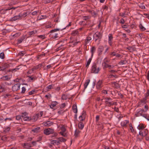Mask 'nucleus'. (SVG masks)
Segmentation results:
<instances>
[{"mask_svg":"<svg viewBox=\"0 0 149 149\" xmlns=\"http://www.w3.org/2000/svg\"><path fill=\"white\" fill-rule=\"evenodd\" d=\"M60 29H54L51 30L49 33H48V34L49 35V36L51 38H53V39H55L58 37V33H55L57 31H59Z\"/></svg>","mask_w":149,"mask_h":149,"instance_id":"1","label":"nucleus"},{"mask_svg":"<svg viewBox=\"0 0 149 149\" xmlns=\"http://www.w3.org/2000/svg\"><path fill=\"white\" fill-rule=\"evenodd\" d=\"M100 70L99 67L97 66L95 63H93L91 68V72L92 73L97 74Z\"/></svg>","mask_w":149,"mask_h":149,"instance_id":"2","label":"nucleus"},{"mask_svg":"<svg viewBox=\"0 0 149 149\" xmlns=\"http://www.w3.org/2000/svg\"><path fill=\"white\" fill-rule=\"evenodd\" d=\"M93 39L96 42L98 40L99 41L101 40L102 37V34L100 32H97L93 36Z\"/></svg>","mask_w":149,"mask_h":149,"instance_id":"3","label":"nucleus"},{"mask_svg":"<svg viewBox=\"0 0 149 149\" xmlns=\"http://www.w3.org/2000/svg\"><path fill=\"white\" fill-rule=\"evenodd\" d=\"M54 132V130L53 129L48 128L44 130V133L45 134L48 135L53 134Z\"/></svg>","mask_w":149,"mask_h":149,"instance_id":"4","label":"nucleus"},{"mask_svg":"<svg viewBox=\"0 0 149 149\" xmlns=\"http://www.w3.org/2000/svg\"><path fill=\"white\" fill-rule=\"evenodd\" d=\"M10 67L9 64L8 63L2 64L1 66H0V71H4L6 69Z\"/></svg>","mask_w":149,"mask_h":149,"instance_id":"5","label":"nucleus"},{"mask_svg":"<svg viewBox=\"0 0 149 149\" xmlns=\"http://www.w3.org/2000/svg\"><path fill=\"white\" fill-rule=\"evenodd\" d=\"M20 84L17 83L15 84L12 87V90L13 91H15L19 90L20 88Z\"/></svg>","mask_w":149,"mask_h":149,"instance_id":"6","label":"nucleus"},{"mask_svg":"<svg viewBox=\"0 0 149 149\" xmlns=\"http://www.w3.org/2000/svg\"><path fill=\"white\" fill-rule=\"evenodd\" d=\"M70 41L69 42V43L72 44L71 45L72 46H75L77 45L79 42H80L79 41L77 42L76 40L75 42L74 40H73L72 38H70Z\"/></svg>","mask_w":149,"mask_h":149,"instance_id":"7","label":"nucleus"},{"mask_svg":"<svg viewBox=\"0 0 149 149\" xmlns=\"http://www.w3.org/2000/svg\"><path fill=\"white\" fill-rule=\"evenodd\" d=\"M54 123L50 121H47L44 122L42 123V125L45 126H50L53 124Z\"/></svg>","mask_w":149,"mask_h":149,"instance_id":"8","label":"nucleus"},{"mask_svg":"<svg viewBox=\"0 0 149 149\" xmlns=\"http://www.w3.org/2000/svg\"><path fill=\"white\" fill-rule=\"evenodd\" d=\"M39 114H36L33 115L32 117H31V120L32 122H35L37 120L39 117Z\"/></svg>","mask_w":149,"mask_h":149,"instance_id":"9","label":"nucleus"},{"mask_svg":"<svg viewBox=\"0 0 149 149\" xmlns=\"http://www.w3.org/2000/svg\"><path fill=\"white\" fill-rule=\"evenodd\" d=\"M86 115V111H83L82 112V115L80 116L79 117L80 121H83L85 120Z\"/></svg>","mask_w":149,"mask_h":149,"instance_id":"10","label":"nucleus"},{"mask_svg":"<svg viewBox=\"0 0 149 149\" xmlns=\"http://www.w3.org/2000/svg\"><path fill=\"white\" fill-rule=\"evenodd\" d=\"M102 80H99L97 83L96 85V87L97 89H99L102 86Z\"/></svg>","mask_w":149,"mask_h":149,"instance_id":"11","label":"nucleus"},{"mask_svg":"<svg viewBox=\"0 0 149 149\" xmlns=\"http://www.w3.org/2000/svg\"><path fill=\"white\" fill-rule=\"evenodd\" d=\"M20 19L19 15H16L11 18L8 21L10 22H13Z\"/></svg>","mask_w":149,"mask_h":149,"instance_id":"12","label":"nucleus"},{"mask_svg":"<svg viewBox=\"0 0 149 149\" xmlns=\"http://www.w3.org/2000/svg\"><path fill=\"white\" fill-rule=\"evenodd\" d=\"M104 49V47L102 46H100L98 49V55L100 56L102 54V52Z\"/></svg>","mask_w":149,"mask_h":149,"instance_id":"13","label":"nucleus"},{"mask_svg":"<svg viewBox=\"0 0 149 149\" xmlns=\"http://www.w3.org/2000/svg\"><path fill=\"white\" fill-rule=\"evenodd\" d=\"M144 111V110L143 109H139L138 111L136 113V115L137 116H143V113Z\"/></svg>","mask_w":149,"mask_h":149,"instance_id":"14","label":"nucleus"},{"mask_svg":"<svg viewBox=\"0 0 149 149\" xmlns=\"http://www.w3.org/2000/svg\"><path fill=\"white\" fill-rule=\"evenodd\" d=\"M88 12L89 13L92 15V16L94 17H95L97 16L98 15L97 13L94 11L93 10H88Z\"/></svg>","mask_w":149,"mask_h":149,"instance_id":"15","label":"nucleus"},{"mask_svg":"<svg viewBox=\"0 0 149 149\" xmlns=\"http://www.w3.org/2000/svg\"><path fill=\"white\" fill-rule=\"evenodd\" d=\"M31 131L34 133H37L40 131V128L39 127H38L33 128L31 130Z\"/></svg>","mask_w":149,"mask_h":149,"instance_id":"16","label":"nucleus"},{"mask_svg":"<svg viewBox=\"0 0 149 149\" xmlns=\"http://www.w3.org/2000/svg\"><path fill=\"white\" fill-rule=\"evenodd\" d=\"M27 77L29 78V81L30 82L33 81L37 79V77L35 76H28Z\"/></svg>","mask_w":149,"mask_h":149,"instance_id":"17","label":"nucleus"},{"mask_svg":"<svg viewBox=\"0 0 149 149\" xmlns=\"http://www.w3.org/2000/svg\"><path fill=\"white\" fill-rule=\"evenodd\" d=\"M51 143L52 144L54 145H58L60 144V142L58 140H52L51 141Z\"/></svg>","mask_w":149,"mask_h":149,"instance_id":"18","label":"nucleus"},{"mask_svg":"<svg viewBox=\"0 0 149 149\" xmlns=\"http://www.w3.org/2000/svg\"><path fill=\"white\" fill-rule=\"evenodd\" d=\"M102 65L104 69L105 68H109V69H110V68H111V65L107 64L105 62L102 63Z\"/></svg>","mask_w":149,"mask_h":149,"instance_id":"19","label":"nucleus"},{"mask_svg":"<svg viewBox=\"0 0 149 149\" xmlns=\"http://www.w3.org/2000/svg\"><path fill=\"white\" fill-rule=\"evenodd\" d=\"M129 121L127 120H124L121 123V125L123 127H126L127 126V124L129 123Z\"/></svg>","mask_w":149,"mask_h":149,"instance_id":"20","label":"nucleus"},{"mask_svg":"<svg viewBox=\"0 0 149 149\" xmlns=\"http://www.w3.org/2000/svg\"><path fill=\"white\" fill-rule=\"evenodd\" d=\"M91 40V37L88 36L86 39L85 40V43H84V45L86 46L87 44Z\"/></svg>","mask_w":149,"mask_h":149,"instance_id":"21","label":"nucleus"},{"mask_svg":"<svg viewBox=\"0 0 149 149\" xmlns=\"http://www.w3.org/2000/svg\"><path fill=\"white\" fill-rule=\"evenodd\" d=\"M58 104L57 102L56 101H54L52 102L51 104L49 105V106L51 109H53V108Z\"/></svg>","mask_w":149,"mask_h":149,"instance_id":"22","label":"nucleus"},{"mask_svg":"<svg viewBox=\"0 0 149 149\" xmlns=\"http://www.w3.org/2000/svg\"><path fill=\"white\" fill-rule=\"evenodd\" d=\"M42 66V64H39L37 65L36 66L32 68V71H33L38 69L40 68Z\"/></svg>","mask_w":149,"mask_h":149,"instance_id":"23","label":"nucleus"},{"mask_svg":"<svg viewBox=\"0 0 149 149\" xmlns=\"http://www.w3.org/2000/svg\"><path fill=\"white\" fill-rule=\"evenodd\" d=\"M37 32L36 30H33L31 31H29L28 33V34L29 37L31 36H33Z\"/></svg>","mask_w":149,"mask_h":149,"instance_id":"24","label":"nucleus"},{"mask_svg":"<svg viewBox=\"0 0 149 149\" xmlns=\"http://www.w3.org/2000/svg\"><path fill=\"white\" fill-rule=\"evenodd\" d=\"M72 108L74 112V113H77V109L76 105L74 104L72 106Z\"/></svg>","mask_w":149,"mask_h":149,"instance_id":"25","label":"nucleus"},{"mask_svg":"<svg viewBox=\"0 0 149 149\" xmlns=\"http://www.w3.org/2000/svg\"><path fill=\"white\" fill-rule=\"evenodd\" d=\"M84 127V125L81 121H80L78 124V127L81 130H82Z\"/></svg>","mask_w":149,"mask_h":149,"instance_id":"26","label":"nucleus"},{"mask_svg":"<svg viewBox=\"0 0 149 149\" xmlns=\"http://www.w3.org/2000/svg\"><path fill=\"white\" fill-rule=\"evenodd\" d=\"M1 79L2 80L5 81V80H8L9 79H10V78L9 77V76L8 75H6L4 76H2L1 78Z\"/></svg>","mask_w":149,"mask_h":149,"instance_id":"27","label":"nucleus"},{"mask_svg":"<svg viewBox=\"0 0 149 149\" xmlns=\"http://www.w3.org/2000/svg\"><path fill=\"white\" fill-rule=\"evenodd\" d=\"M90 81V79H87L85 83L84 86V89H85L87 87Z\"/></svg>","mask_w":149,"mask_h":149,"instance_id":"28","label":"nucleus"},{"mask_svg":"<svg viewBox=\"0 0 149 149\" xmlns=\"http://www.w3.org/2000/svg\"><path fill=\"white\" fill-rule=\"evenodd\" d=\"M145 127L144 125L143 124H140L138 127V129L139 130H142L144 129Z\"/></svg>","mask_w":149,"mask_h":149,"instance_id":"29","label":"nucleus"},{"mask_svg":"<svg viewBox=\"0 0 149 149\" xmlns=\"http://www.w3.org/2000/svg\"><path fill=\"white\" fill-rule=\"evenodd\" d=\"M26 12H24L23 13H21L19 14V16L20 17V18L22 17H25L27 15H26Z\"/></svg>","mask_w":149,"mask_h":149,"instance_id":"30","label":"nucleus"},{"mask_svg":"<svg viewBox=\"0 0 149 149\" xmlns=\"http://www.w3.org/2000/svg\"><path fill=\"white\" fill-rule=\"evenodd\" d=\"M8 138V137L4 135L2 136L1 137V139L2 141H7V139Z\"/></svg>","mask_w":149,"mask_h":149,"instance_id":"31","label":"nucleus"},{"mask_svg":"<svg viewBox=\"0 0 149 149\" xmlns=\"http://www.w3.org/2000/svg\"><path fill=\"white\" fill-rule=\"evenodd\" d=\"M58 141H59V142H60V143L61 142H64L66 140V139L62 137L58 138Z\"/></svg>","mask_w":149,"mask_h":149,"instance_id":"32","label":"nucleus"},{"mask_svg":"<svg viewBox=\"0 0 149 149\" xmlns=\"http://www.w3.org/2000/svg\"><path fill=\"white\" fill-rule=\"evenodd\" d=\"M92 58V56H91V58H90L88 60V61L86 65V67H87V68L88 67V66L91 61Z\"/></svg>","mask_w":149,"mask_h":149,"instance_id":"33","label":"nucleus"},{"mask_svg":"<svg viewBox=\"0 0 149 149\" xmlns=\"http://www.w3.org/2000/svg\"><path fill=\"white\" fill-rule=\"evenodd\" d=\"M80 133V131L78 130H76L75 131L74 135L76 137H77Z\"/></svg>","mask_w":149,"mask_h":149,"instance_id":"34","label":"nucleus"},{"mask_svg":"<svg viewBox=\"0 0 149 149\" xmlns=\"http://www.w3.org/2000/svg\"><path fill=\"white\" fill-rule=\"evenodd\" d=\"M96 48L94 46L92 47L91 49V52L92 54L91 56H93V53L95 52Z\"/></svg>","mask_w":149,"mask_h":149,"instance_id":"35","label":"nucleus"},{"mask_svg":"<svg viewBox=\"0 0 149 149\" xmlns=\"http://www.w3.org/2000/svg\"><path fill=\"white\" fill-rule=\"evenodd\" d=\"M19 66H17L15 68L11 69L10 70H9V72H13V71H17V70H18L20 68H19Z\"/></svg>","mask_w":149,"mask_h":149,"instance_id":"36","label":"nucleus"},{"mask_svg":"<svg viewBox=\"0 0 149 149\" xmlns=\"http://www.w3.org/2000/svg\"><path fill=\"white\" fill-rule=\"evenodd\" d=\"M31 117L26 116L23 118V120L25 121H30L31 120Z\"/></svg>","mask_w":149,"mask_h":149,"instance_id":"37","label":"nucleus"},{"mask_svg":"<svg viewBox=\"0 0 149 149\" xmlns=\"http://www.w3.org/2000/svg\"><path fill=\"white\" fill-rule=\"evenodd\" d=\"M24 38H25L24 36H23L20 39H18V43L19 44L21 43Z\"/></svg>","mask_w":149,"mask_h":149,"instance_id":"38","label":"nucleus"},{"mask_svg":"<svg viewBox=\"0 0 149 149\" xmlns=\"http://www.w3.org/2000/svg\"><path fill=\"white\" fill-rule=\"evenodd\" d=\"M6 90L5 88L0 85V92H2L5 91Z\"/></svg>","mask_w":149,"mask_h":149,"instance_id":"39","label":"nucleus"},{"mask_svg":"<svg viewBox=\"0 0 149 149\" xmlns=\"http://www.w3.org/2000/svg\"><path fill=\"white\" fill-rule=\"evenodd\" d=\"M143 135L144 136H146L148 133V130L147 129H145L143 130Z\"/></svg>","mask_w":149,"mask_h":149,"instance_id":"40","label":"nucleus"},{"mask_svg":"<svg viewBox=\"0 0 149 149\" xmlns=\"http://www.w3.org/2000/svg\"><path fill=\"white\" fill-rule=\"evenodd\" d=\"M105 103L109 107H110L112 105V102H109L106 100L105 101Z\"/></svg>","mask_w":149,"mask_h":149,"instance_id":"41","label":"nucleus"},{"mask_svg":"<svg viewBox=\"0 0 149 149\" xmlns=\"http://www.w3.org/2000/svg\"><path fill=\"white\" fill-rule=\"evenodd\" d=\"M146 119L148 120H149V116L147 114H143L142 116Z\"/></svg>","mask_w":149,"mask_h":149,"instance_id":"42","label":"nucleus"},{"mask_svg":"<svg viewBox=\"0 0 149 149\" xmlns=\"http://www.w3.org/2000/svg\"><path fill=\"white\" fill-rule=\"evenodd\" d=\"M53 86L52 85H49L46 87L47 89L46 90V91H48L49 90L53 88Z\"/></svg>","mask_w":149,"mask_h":149,"instance_id":"43","label":"nucleus"},{"mask_svg":"<svg viewBox=\"0 0 149 149\" xmlns=\"http://www.w3.org/2000/svg\"><path fill=\"white\" fill-rule=\"evenodd\" d=\"M78 33V31L77 30H74L72 31V32L71 34L74 36Z\"/></svg>","mask_w":149,"mask_h":149,"instance_id":"44","label":"nucleus"},{"mask_svg":"<svg viewBox=\"0 0 149 149\" xmlns=\"http://www.w3.org/2000/svg\"><path fill=\"white\" fill-rule=\"evenodd\" d=\"M18 7H13L12 8H8V9L6 10H11V11H12L13 10H15V9L17 8Z\"/></svg>","mask_w":149,"mask_h":149,"instance_id":"45","label":"nucleus"},{"mask_svg":"<svg viewBox=\"0 0 149 149\" xmlns=\"http://www.w3.org/2000/svg\"><path fill=\"white\" fill-rule=\"evenodd\" d=\"M112 77H115V78H117L118 77V76L117 75H113V74H110L109 75V78H112Z\"/></svg>","mask_w":149,"mask_h":149,"instance_id":"46","label":"nucleus"},{"mask_svg":"<svg viewBox=\"0 0 149 149\" xmlns=\"http://www.w3.org/2000/svg\"><path fill=\"white\" fill-rule=\"evenodd\" d=\"M5 55L3 52H1L0 54V58H1L3 59L4 58Z\"/></svg>","mask_w":149,"mask_h":149,"instance_id":"47","label":"nucleus"},{"mask_svg":"<svg viewBox=\"0 0 149 149\" xmlns=\"http://www.w3.org/2000/svg\"><path fill=\"white\" fill-rule=\"evenodd\" d=\"M139 26L140 27V29L143 31H144L146 30V28L143 26L141 24H140L139 25Z\"/></svg>","mask_w":149,"mask_h":149,"instance_id":"48","label":"nucleus"},{"mask_svg":"<svg viewBox=\"0 0 149 149\" xmlns=\"http://www.w3.org/2000/svg\"><path fill=\"white\" fill-rule=\"evenodd\" d=\"M23 144L24 145L23 146L24 148H28L29 147L28 146H29V145L28 143H25Z\"/></svg>","mask_w":149,"mask_h":149,"instance_id":"49","label":"nucleus"},{"mask_svg":"<svg viewBox=\"0 0 149 149\" xmlns=\"http://www.w3.org/2000/svg\"><path fill=\"white\" fill-rule=\"evenodd\" d=\"M28 113L26 112L22 113V117L24 118V117H26L28 115Z\"/></svg>","mask_w":149,"mask_h":149,"instance_id":"50","label":"nucleus"},{"mask_svg":"<svg viewBox=\"0 0 149 149\" xmlns=\"http://www.w3.org/2000/svg\"><path fill=\"white\" fill-rule=\"evenodd\" d=\"M61 131L63 132H65V131L66 129L65 128L64 125H62L61 127Z\"/></svg>","mask_w":149,"mask_h":149,"instance_id":"51","label":"nucleus"},{"mask_svg":"<svg viewBox=\"0 0 149 149\" xmlns=\"http://www.w3.org/2000/svg\"><path fill=\"white\" fill-rule=\"evenodd\" d=\"M145 96L144 98L146 100H147L148 99V97L149 96V91H147V92L145 94Z\"/></svg>","mask_w":149,"mask_h":149,"instance_id":"52","label":"nucleus"},{"mask_svg":"<svg viewBox=\"0 0 149 149\" xmlns=\"http://www.w3.org/2000/svg\"><path fill=\"white\" fill-rule=\"evenodd\" d=\"M147 100H146L145 98H144L143 100H141L140 101L141 104H145L146 103V101Z\"/></svg>","mask_w":149,"mask_h":149,"instance_id":"53","label":"nucleus"},{"mask_svg":"<svg viewBox=\"0 0 149 149\" xmlns=\"http://www.w3.org/2000/svg\"><path fill=\"white\" fill-rule=\"evenodd\" d=\"M61 99L63 100H66L67 99V96L65 94H63L61 97Z\"/></svg>","mask_w":149,"mask_h":149,"instance_id":"54","label":"nucleus"},{"mask_svg":"<svg viewBox=\"0 0 149 149\" xmlns=\"http://www.w3.org/2000/svg\"><path fill=\"white\" fill-rule=\"evenodd\" d=\"M59 134H61L62 136H64V137H66L67 135L65 133H64V132L61 131L59 132Z\"/></svg>","mask_w":149,"mask_h":149,"instance_id":"55","label":"nucleus"},{"mask_svg":"<svg viewBox=\"0 0 149 149\" xmlns=\"http://www.w3.org/2000/svg\"><path fill=\"white\" fill-rule=\"evenodd\" d=\"M54 0H45V3H52L53 2Z\"/></svg>","mask_w":149,"mask_h":149,"instance_id":"56","label":"nucleus"},{"mask_svg":"<svg viewBox=\"0 0 149 149\" xmlns=\"http://www.w3.org/2000/svg\"><path fill=\"white\" fill-rule=\"evenodd\" d=\"M26 91V89L25 87H23L22 88V90L21 92V93H24L25 92V91Z\"/></svg>","mask_w":149,"mask_h":149,"instance_id":"57","label":"nucleus"},{"mask_svg":"<svg viewBox=\"0 0 149 149\" xmlns=\"http://www.w3.org/2000/svg\"><path fill=\"white\" fill-rule=\"evenodd\" d=\"M10 127H7L4 130V131L5 132H7L10 131Z\"/></svg>","mask_w":149,"mask_h":149,"instance_id":"58","label":"nucleus"},{"mask_svg":"<svg viewBox=\"0 0 149 149\" xmlns=\"http://www.w3.org/2000/svg\"><path fill=\"white\" fill-rule=\"evenodd\" d=\"M126 62L125 61H121L120 62H119V63H118L119 64H120V65H123L124 64H125V63Z\"/></svg>","mask_w":149,"mask_h":149,"instance_id":"59","label":"nucleus"},{"mask_svg":"<svg viewBox=\"0 0 149 149\" xmlns=\"http://www.w3.org/2000/svg\"><path fill=\"white\" fill-rule=\"evenodd\" d=\"M113 37L111 34H109V40H112Z\"/></svg>","mask_w":149,"mask_h":149,"instance_id":"60","label":"nucleus"},{"mask_svg":"<svg viewBox=\"0 0 149 149\" xmlns=\"http://www.w3.org/2000/svg\"><path fill=\"white\" fill-rule=\"evenodd\" d=\"M24 52L23 51H22L19 53L18 54L19 55H20L21 56H23L24 54L25 53H24Z\"/></svg>","mask_w":149,"mask_h":149,"instance_id":"61","label":"nucleus"},{"mask_svg":"<svg viewBox=\"0 0 149 149\" xmlns=\"http://www.w3.org/2000/svg\"><path fill=\"white\" fill-rule=\"evenodd\" d=\"M21 116H16V119L17 120H19L21 119Z\"/></svg>","mask_w":149,"mask_h":149,"instance_id":"62","label":"nucleus"},{"mask_svg":"<svg viewBox=\"0 0 149 149\" xmlns=\"http://www.w3.org/2000/svg\"><path fill=\"white\" fill-rule=\"evenodd\" d=\"M38 12V11H34L31 13V14L33 15H37V13Z\"/></svg>","mask_w":149,"mask_h":149,"instance_id":"63","label":"nucleus"},{"mask_svg":"<svg viewBox=\"0 0 149 149\" xmlns=\"http://www.w3.org/2000/svg\"><path fill=\"white\" fill-rule=\"evenodd\" d=\"M35 91V90H32L29 93V94L30 95L33 94Z\"/></svg>","mask_w":149,"mask_h":149,"instance_id":"64","label":"nucleus"}]
</instances>
